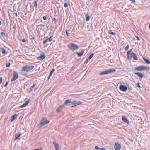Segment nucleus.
<instances>
[{
  "mask_svg": "<svg viewBox=\"0 0 150 150\" xmlns=\"http://www.w3.org/2000/svg\"><path fill=\"white\" fill-rule=\"evenodd\" d=\"M34 67V66L33 65H26L22 67L21 71L27 72L32 70Z\"/></svg>",
  "mask_w": 150,
  "mask_h": 150,
  "instance_id": "1",
  "label": "nucleus"
},
{
  "mask_svg": "<svg viewBox=\"0 0 150 150\" xmlns=\"http://www.w3.org/2000/svg\"><path fill=\"white\" fill-rule=\"evenodd\" d=\"M149 69V67L147 66H140L136 67L134 70L136 71H142L148 70Z\"/></svg>",
  "mask_w": 150,
  "mask_h": 150,
  "instance_id": "2",
  "label": "nucleus"
},
{
  "mask_svg": "<svg viewBox=\"0 0 150 150\" xmlns=\"http://www.w3.org/2000/svg\"><path fill=\"white\" fill-rule=\"evenodd\" d=\"M49 121L47 120V119L45 117H43L40 123L38 125V126L40 127H42L49 123Z\"/></svg>",
  "mask_w": 150,
  "mask_h": 150,
  "instance_id": "3",
  "label": "nucleus"
},
{
  "mask_svg": "<svg viewBox=\"0 0 150 150\" xmlns=\"http://www.w3.org/2000/svg\"><path fill=\"white\" fill-rule=\"evenodd\" d=\"M116 71L115 69H110L108 70L102 72L99 74V75L100 76L107 74L109 73H113Z\"/></svg>",
  "mask_w": 150,
  "mask_h": 150,
  "instance_id": "4",
  "label": "nucleus"
},
{
  "mask_svg": "<svg viewBox=\"0 0 150 150\" xmlns=\"http://www.w3.org/2000/svg\"><path fill=\"white\" fill-rule=\"evenodd\" d=\"M68 47L73 51L78 49L79 48V46L74 43L70 44V45H68Z\"/></svg>",
  "mask_w": 150,
  "mask_h": 150,
  "instance_id": "5",
  "label": "nucleus"
},
{
  "mask_svg": "<svg viewBox=\"0 0 150 150\" xmlns=\"http://www.w3.org/2000/svg\"><path fill=\"white\" fill-rule=\"evenodd\" d=\"M13 77L11 80V82L15 81L18 78V74L15 71H13Z\"/></svg>",
  "mask_w": 150,
  "mask_h": 150,
  "instance_id": "6",
  "label": "nucleus"
},
{
  "mask_svg": "<svg viewBox=\"0 0 150 150\" xmlns=\"http://www.w3.org/2000/svg\"><path fill=\"white\" fill-rule=\"evenodd\" d=\"M120 90L123 91H125L127 90V88L126 86L121 85L119 87Z\"/></svg>",
  "mask_w": 150,
  "mask_h": 150,
  "instance_id": "7",
  "label": "nucleus"
},
{
  "mask_svg": "<svg viewBox=\"0 0 150 150\" xmlns=\"http://www.w3.org/2000/svg\"><path fill=\"white\" fill-rule=\"evenodd\" d=\"M121 148L120 145L117 143H115L114 148L115 150H120Z\"/></svg>",
  "mask_w": 150,
  "mask_h": 150,
  "instance_id": "8",
  "label": "nucleus"
},
{
  "mask_svg": "<svg viewBox=\"0 0 150 150\" xmlns=\"http://www.w3.org/2000/svg\"><path fill=\"white\" fill-rule=\"evenodd\" d=\"M122 120L127 124H128L129 123V122L128 119L124 116H122Z\"/></svg>",
  "mask_w": 150,
  "mask_h": 150,
  "instance_id": "9",
  "label": "nucleus"
},
{
  "mask_svg": "<svg viewBox=\"0 0 150 150\" xmlns=\"http://www.w3.org/2000/svg\"><path fill=\"white\" fill-rule=\"evenodd\" d=\"M30 100L29 99L28 100L25 101L24 103L20 106V108H22L25 107L29 103Z\"/></svg>",
  "mask_w": 150,
  "mask_h": 150,
  "instance_id": "10",
  "label": "nucleus"
},
{
  "mask_svg": "<svg viewBox=\"0 0 150 150\" xmlns=\"http://www.w3.org/2000/svg\"><path fill=\"white\" fill-rule=\"evenodd\" d=\"M131 57H132L133 59L137 60H138V59L137 57L136 54L134 53H132L130 54Z\"/></svg>",
  "mask_w": 150,
  "mask_h": 150,
  "instance_id": "11",
  "label": "nucleus"
},
{
  "mask_svg": "<svg viewBox=\"0 0 150 150\" xmlns=\"http://www.w3.org/2000/svg\"><path fill=\"white\" fill-rule=\"evenodd\" d=\"M82 103V102L80 101L77 102L75 100H73L71 102V103L73 104L75 106L81 104Z\"/></svg>",
  "mask_w": 150,
  "mask_h": 150,
  "instance_id": "12",
  "label": "nucleus"
},
{
  "mask_svg": "<svg viewBox=\"0 0 150 150\" xmlns=\"http://www.w3.org/2000/svg\"><path fill=\"white\" fill-rule=\"evenodd\" d=\"M84 50H81V52L79 53V52H77L76 53V54H77L78 56L79 57H81L83 54L84 53Z\"/></svg>",
  "mask_w": 150,
  "mask_h": 150,
  "instance_id": "13",
  "label": "nucleus"
},
{
  "mask_svg": "<svg viewBox=\"0 0 150 150\" xmlns=\"http://www.w3.org/2000/svg\"><path fill=\"white\" fill-rule=\"evenodd\" d=\"M135 75H137L141 78H143L144 77V75L142 73L136 72L134 73Z\"/></svg>",
  "mask_w": 150,
  "mask_h": 150,
  "instance_id": "14",
  "label": "nucleus"
},
{
  "mask_svg": "<svg viewBox=\"0 0 150 150\" xmlns=\"http://www.w3.org/2000/svg\"><path fill=\"white\" fill-rule=\"evenodd\" d=\"M45 55L44 54L40 55V56L38 57L37 59H38L40 60H43L45 57Z\"/></svg>",
  "mask_w": 150,
  "mask_h": 150,
  "instance_id": "15",
  "label": "nucleus"
},
{
  "mask_svg": "<svg viewBox=\"0 0 150 150\" xmlns=\"http://www.w3.org/2000/svg\"><path fill=\"white\" fill-rule=\"evenodd\" d=\"M53 143L54 145L55 150H59L60 148L58 144H56V143L54 142H53Z\"/></svg>",
  "mask_w": 150,
  "mask_h": 150,
  "instance_id": "16",
  "label": "nucleus"
},
{
  "mask_svg": "<svg viewBox=\"0 0 150 150\" xmlns=\"http://www.w3.org/2000/svg\"><path fill=\"white\" fill-rule=\"evenodd\" d=\"M36 84L35 83H34L33 84V85L31 86L29 90V92H31L33 88L35 87L36 86Z\"/></svg>",
  "mask_w": 150,
  "mask_h": 150,
  "instance_id": "17",
  "label": "nucleus"
},
{
  "mask_svg": "<svg viewBox=\"0 0 150 150\" xmlns=\"http://www.w3.org/2000/svg\"><path fill=\"white\" fill-rule=\"evenodd\" d=\"M52 39L51 38V37H50L49 38H47L45 40H44L43 42V43L44 44H45L46 42H47L48 40H49V42H50L51 41Z\"/></svg>",
  "mask_w": 150,
  "mask_h": 150,
  "instance_id": "18",
  "label": "nucleus"
},
{
  "mask_svg": "<svg viewBox=\"0 0 150 150\" xmlns=\"http://www.w3.org/2000/svg\"><path fill=\"white\" fill-rule=\"evenodd\" d=\"M17 115L16 114H15L14 115H13L11 117V122L13 121L16 117L17 116Z\"/></svg>",
  "mask_w": 150,
  "mask_h": 150,
  "instance_id": "19",
  "label": "nucleus"
},
{
  "mask_svg": "<svg viewBox=\"0 0 150 150\" xmlns=\"http://www.w3.org/2000/svg\"><path fill=\"white\" fill-rule=\"evenodd\" d=\"M62 106L59 107L56 110V111L57 112H60L62 109Z\"/></svg>",
  "mask_w": 150,
  "mask_h": 150,
  "instance_id": "20",
  "label": "nucleus"
},
{
  "mask_svg": "<svg viewBox=\"0 0 150 150\" xmlns=\"http://www.w3.org/2000/svg\"><path fill=\"white\" fill-rule=\"evenodd\" d=\"M86 21H88L90 20V17L88 13H87L85 15Z\"/></svg>",
  "mask_w": 150,
  "mask_h": 150,
  "instance_id": "21",
  "label": "nucleus"
},
{
  "mask_svg": "<svg viewBox=\"0 0 150 150\" xmlns=\"http://www.w3.org/2000/svg\"><path fill=\"white\" fill-rule=\"evenodd\" d=\"M20 135L21 134L19 133L17 134H16L15 140H16L17 139H18V138L19 137Z\"/></svg>",
  "mask_w": 150,
  "mask_h": 150,
  "instance_id": "22",
  "label": "nucleus"
},
{
  "mask_svg": "<svg viewBox=\"0 0 150 150\" xmlns=\"http://www.w3.org/2000/svg\"><path fill=\"white\" fill-rule=\"evenodd\" d=\"M142 59L144 60V61L147 63L148 64L150 63V61L148 59H146L145 58L143 57H142Z\"/></svg>",
  "mask_w": 150,
  "mask_h": 150,
  "instance_id": "23",
  "label": "nucleus"
},
{
  "mask_svg": "<svg viewBox=\"0 0 150 150\" xmlns=\"http://www.w3.org/2000/svg\"><path fill=\"white\" fill-rule=\"evenodd\" d=\"M69 103H71V102L70 101V100L67 99L65 101L64 103V104L66 105Z\"/></svg>",
  "mask_w": 150,
  "mask_h": 150,
  "instance_id": "24",
  "label": "nucleus"
},
{
  "mask_svg": "<svg viewBox=\"0 0 150 150\" xmlns=\"http://www.w3.org/2000/svg\"><path fill=\"white\" fill-rule=\"evenodd\" d=\"M108 33L112 35H115V33L114 32L112 31L111 30H109V31L108 32Z\"/></svg>",
  "mask_w": 150,
  "mask_h": 150,
  "instance_id": "25",
  "label": "nucleus"
},
{
  "mask_svg": "<svg viewBox=\"0 0 150 150\" xmlns=\"http://www.w3.org/2000/svg\"><path fill=\"white\" fill-rule=\"evenodd\" d=\"M93 55H94V53H91L90 55V56L88 58V59H90V60L92 58V57H93Z\"/></svg>",
  "mask_w": 150,
  "mask_h": 150,
  "instance_id": "26",
  "label": "nucleus"
},
{
  "mask_svg": "<svg viewBox=\"0 0 150 150\" xmlns=\"http://www.w3.org/2000/svg\"><path fill=\"white\" fill-rule=\"evenodd\" d=\"M1 35L3 37H5L6 36V35L5 33L3 32H1L0 33Z\"/></svg>",
  "mask_w": 150,
  "mask_h": 150,
  "instance_id": "27",
  "label": "nucleus"
},
{
  "mask_svg": "<svg viewBox=\"0 0 150 150\" xmlns=\"http://www.w3.org/2000/svg\"><path fill=\"white\" fill-rule=\"evenodd\" d=\"M30 39L33 42V41H34V42H35V38L33 36V37H32L31 38H30Z\"/></svg>",
  "mask_w": 150,
  "mask_h": 150,
  "instance_id": "28",
  "label": "nucleus"
},
{
  "mask_svg": "<svg viewBox=\"0 0 150 150\" xmlns=\"http://www.w3.org/2000/svg\"><path fill=\"white\" fill-rule=\"evenodd\" d=\"M37 1H35V2H34V7L35 8H36L37 7Z\"/></svg>",
  "mask_w": 150,
  "mask_h": 150,
  "instance_id": "29",
  "label": "nucleus"
},
{
  "mask_svg": "<svg viewBox=\"0 0 150 150\" xmlns=\"http://www.w3.org/2000/svg\"><path fill=\"white\" fill-rule=\"evenodd\" d=\"M69 4L67 3H65L64 4V6L65 8H67Z\"/></svg>",
  "mask_w": 150,
  "mask_h": 150,
  "instance_id": "30",
  "label": "nucleus"
},
{
  "mask_svg": "<svg viewBox=\"0 0 150 150\" xmlns=\"http://www.w3.org/2000/svg\"><path fill=\"white\" fill-rule=\"evenodd\" d=\"M127 58L129 60H130L132 59V57H131V55L130 56L129 55H128L127 56Z\"/></svg>",
  "mask_w": 150,
  "mask_h": 150,
  "instance_id": "31",
  "label": "nucleus"
},
{
  "mask_svg": "<svg viewBox=\"0 0 150 150\" xmlns=\"http://www.w3.org/2000/svg\"><path fill=\"white\" fill-rule=\"evenodd\" d=\"M129 45H128L125 48V51H127L129 49Z\"/></svg>",
  "mask_w": 150,
  "mask_h": 150,
  "instance_id": "32",
  "label": "nucleus"
},
{
  "mask_svg": "<svg viewBox=\"0 0 150 150\" xmlns=\"http://www.w3.org/2000/svg\"><path fill=\"white\" fill-rule=\"evenodd\" d=\"M2 54H5V50L4 49V48H2Z\"/></svg>",
  "mask_w": 150,
  "mask_h": 150,
  "instance_id": "33",
  "label": "nucleus"
},
{
  "mask_svg": "<svg viewBox=\"0 0 150 150\" xmlns=\"http://www.w3.org/2000/svg\"><path fill=\"white\" fill-rule=\"evenodd\" d=\"M10 65V63L9 62H7L6 64V67H9Z\"/></svg>",
  "mask_w": 150,
  "mask_h": 150,
  "instance_id": "34",
  "label": "nucleus"
},
{
  "mask_svg": "<svg viewBox=\"0 0 150 150\" xmlns=\"http://www.w3.org/2000/svg\"><path fill=\"white\" fill-rule=\"evenodd\" d=\"M90 60V59H88V58L86 60V61H85V62H84V63L85 64H86Z\"/></svg>",
  "mask_w": 150,
  "mask_h": 150,
  "instance_id": "35",
  "label": "nucleus"
},
{
  "mask_svg": "<svg viewBox=\"0 0 150 150\" xmlns=\"http://www.w3.org/2000/svg\"><path fill=\"white\" fill-rule=\"evenodd\" d=\"M136 85L137 87H138L139 88H141V87L139 85V83H137Z\"/></svg>",
  "mask_w": 150,
  "mask_h": 150,
  "instance_id": "36",
  "label": "nucleus"
},
{
  "mask_svg": "<svg viewBox=\"0 0 150 150\" xmlns=\"http://www.w3.org/2000/svg\"><path fill=\"white\" fill-rule=\"evenodd\" d=\"M43 19L44 20H46L47 19V17L46 16H44L43 17Z\"/></svg>",
  "mask_w": 150,
  "mask_h": 150,
  "instance_id": "37",
  "label": "nucleus"
},
{
  "mask_svg": "<svg viewBox=\"0 0 150 150\" xmlns=\"http://www.w3.org/2000/svg\"><path fill=\"white\" fill-rule=\"evenodd\" d=\"M135 37H136V39H137V40H140V39H139V38L138 36H136Z\"/></svg>",
  "mask_w": 150,
  "mask_h": 150,
  "instance_id": "38",
  "label": "nucleus"
},
{
  "mask_svg": "<svg viewBox=\"0 0 150 150\" xmlns=\"http://www.w3.org/2000/svg\"><path fill=\"white\" fill-rule=\"evenodd\" d=\"M22 41L24 43H25V42H26V40L25 39H23L22 40Z\"/></svg>",
  "mask_w": 150,
  "mask_h": 150,
  "instance_id": "39",
  "label": "nucleus"
},
{
  "mask_svg": "<svg viewBox=\"0 0 150 150\" xmlns=\"http://www.w3.org/2000/svg\"><path fill=\"white\" fill-rule=\"evenodd\" d=\"M95 148L96 150H98L100 148L99 147L97 146H95Z\"/></svg>",
  "mask_w": 150,
  "mask_h": 150,
  "instance_id": "40",
  "label": "nucleus"
},
{
  "mask_svg": "<svg viewBox=\"0 0 150 150\" xmlns=\"http://www.w3.org/2000/svg\"><path fill=\"white\" fill-rule=\"evenodd\" d=\"M55 70L54 69H52V71H50L51 72L53 73L55 71Z\"/></svg>",
  "mask_w": 150,
  "mask_h": 150,
  "instance_id": "41",
  "label": "nucleus"
},
{
  "mask_svg": "<svg viewBox=\"0 0 150 150\" xmlns=\"http://www.w3.org/2000/svg\"><path fill=\"white\" fill-rule=\"evenodd\" d=\"M66 35H67V37L68 36H69V35H68V32H67V30H66Z\"/></svg>",
  "mask_w": 150,
  "mask_h": 150,
  "instance_id": "42",
  "label": "nucleus"
},
{
  "mask_svg": "<svg viewBox=\"0 0 150 150\" xmlns=\"http://www.w3.org/2000/svg\"><path fill=\"white\" fill-rule=\"evenodd\" d=\"M130 53V52L129 51H128L127 52V55L128 56V55H129Z\"/></svg>",
  "mask_w": 150,
  "mask_h": 150,
  "instance_id": "43",
  "label": "nucleus"
},
{
  "mask_svg": "<svg viewBox=\"0 0 150 150\" xmlns=\"http://www.w3.org/2000/svg\"><path fill=\"white\" fill-rule=\"evenodd\" d=\"M8 82L7 81H6V83L5 84V85H4V87H6L7 84H8Z\"/></svg>",
  "mask_w": 150,
  "mask_h": 150,
  "instance_id": "44",
  "label": "nucleus"
},
{
  "mask_svg": "<svg viewBox=\"0 0 150 150\" xmlns=\"http://www.w3.org/2000/svg\"><path fill=\"white\" fill-rule=\"evenodd\" d=\"M2 79L1 77H0V84H1L2 83Z\"/></svg>",
  "mask_w": 150,
  "mask_h": 150,
  "instance_id": "45",
  "label": "nucleus"
},
{
  "mask_svg": "<svg viewBox=\"0 0 150 150\" xmlns=\"http://www.w3.org/2000/svg\"><path fill=\"white\" fill-rule=\"evenodd\" d=\"M101 150H106L105 148H100Z\"/></svg>",
  "mask_w": 150,
  "mask_h": 150,
  "instance_id": "46",
  "label": "nucleus"
},
{
  "mask_svg": "<svg viewBox=\"0 0 150 150\" xmlns=\"http://www.w3.org/2000/svg\"><path fill=\"white\" fill-rule=\"evenodd\" d=\"M52 74V73L50 72V74H49V76H51Z\"/></svg>",
  "mask_w": 150,
  "mask_h": 150,
  "instance_id": "47",
  "label": "nucleus"
},
{
  "mask_svg": "<svg viewBox=\"0 0 150 150\" xmlns=\"http://www.w3.org/2000/svg\"><path fill=\"white\" fill-rule=\"evenodd\" d=\"M24 75L26 77H28V75H27V74H24Z\"/></svg>",
  "mask_w": 150,
  "mask_h": 150,
  "instance_id": "48",
  "label": "nucleus"
},
{
  "mask_svg": "<svg viewBox=\"0 0 150 150\" xmlns=\"http://www.w3.org/2000/svg\"><path fill=\"white\" fill-rule=\"evenodd\" d=\"M56 20V19L55 18H54L53 19V20L54 21H55Z\"/></svg>",
  "mask_w": 150,
  "mask_h": 150,
  "instance_id": "49",
  "label": "nucleus"
},
{
  "mask_svg": "<svg viewBox=\"0 0 150 150\" xmlns=\"http://www.w3.org/2000/svg\"><path fill=\"white\" fill-rule=\"evenodd\" d=\"M132 49H131L129 51L130 52H132Z\"/></svg>",
  "mask_w": 150,
  "mask_h": 150,
  "instance_id": "50",
  "label": "nucleus"
},
{
  "mask_svg": "<svg viewBox=\"0 0 150 150\" xmlns=\"http://www.w3.org/2000/svg\"><path fill=\"white\" fill-rule=\"evenodd\" d=\"M149 28L150 29V22L149 25Z\"/></svg>",
  "mask_w": 150,
  "mask_h": 150,
  "instance_id": "51",
  "label": "nucleus"
},
{
  "mask_svg": "<svg viewBox=\"0 0 150 150\" xmlns=\"http://www.w3.org/2000/svg\"><path fill=\"white\" fill-rule=\"evenodd\" d=\"M50 77L51 76H48V80H49L50 79Z\"/></svg>",
  "mask_w": 150,
  "mask_h": 150,
  "instance_id": "52",
  "label": "nucleus"
},
{
  "mask_svg": "<svg viewBox=\"0 0 150 150\" xmlns=\"http://www.w3.org/2000/svg\"><path fill=\"white\" fill-rule=\"evenodd\" d=\"M1 24V21H0V25Z\"/></svg>",
  "mask_w": 150,
  "mask_h": 150,
  "instance_id": "53",
  "label": "nucleus"
},
{
  "mask_svg": "<svg viewBox=\"0 0 150 150\" xmlns=\"http://www.w3.org/2000/svg\"><path fill=\"white\" fill-rule=\"evenodd\" d=\"M129 89L130 90L132 89V88L131 87L130 88H129Z\"/></svg>",
  "mask_w": 150,
  "mask_h": 150,
  "instance_id": "54",
  "label": "nucleus"
},
{
  "mask_svg": "<svg viewBox=\"0 0 150 150\" xmlns=\"http://www.w3.org/2000/svg\"><path fill=\"white\" fill-rule=\"evenodd\" d=\"M90 0L91 1H93V0Z\"/></svg>",
  "mask_w": 150,
  "mask_h": 150,
  "instance_id": "55",
  "label": "nucleus"
},
{
  "mask_svg": "<svg viewBox=\"0 0 150 150\" xmlns=\"http://www.w3.org/2000/svg\"><path fill=\"white\" fill-rule=\"evenodd\" d=\"M16 16L17 15V13H16Z\"/></svg>",
  "mask_w": 150,
  "mask_h": 150,
  "instance_id": "56",
  "label": "nucleus"
},
{
  "mask_svg": "<svg viewBox=\"0 0 150 150\" xmlns=\"http://www.w3.org/2000/svg\"><path fill=\"white\" fill-rule=\"evenodd\" d=\"M65 1H66V2L67 1V0H64Z\"/></svg>",
  "mask_w": 150,
  "mask_h": 150,
  "instance_id": "57",
  "label": "nucleus"
}]
</instances>
